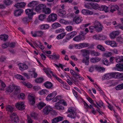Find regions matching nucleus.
<instances>
[{"mask_svg":"<svg viewBox=\"0 0 123 123\" xmlns=\"http://www.w3.org/2000/svg\"><path fill=\"white\" fill-rule=\"evenodd\" d=\"M116 72H113L110 73V76L111 78H116Z\"/></svg>","mask_w":123,"mask_h":123,"instance_id":"864d4df0","label":"nucleus"},{"mask_svg":"<svg viewBox=\"0 0 123 123\" xmlns=\"http://www.w3.org/2000/svg\"><path fill=\"white\" fill-rule=\"evenodd\" d=\"M61 98V97L60 96H57L56 97L53 98V101L54 102H56L58 100H59Z\"/></svg>","mask_w":123,"mask_h":123,"instance_id":"13d9d810","label":"nucleus"},{"mask_svg":"<svg viewBox=\"0 0 123 123\" xmlns=\"http://www.w3.org/2000/svg\"><path fill=\"white\" fill-rule=\"evenodd\" d=\"M111 46L113 47H115L117 46V44L115 41H112L111 43Z\"/></svg>","mask_w":123,"mask_h":123,"instance_id":"0e129e2a","label":"nucleus"},{"mask_svg":"<svg viewBox=\"0 0 123 123\" xmlns=\"http://www.w3.org/2000/svg\"><path fill=\"white\" fill-rule=\"evenodd\" d=\"M15 88V86L14 85H10L9 87L6 89V91L8 92H12L13 90Z\"/></svg>","mask_w":123,"mask_h":123,"instance_id":"b1692460","label":"nucleus"},{"mask_svg":"<svg viewBox=\"0 0 123 123\" xmlns=\"http://www.w3.org/2000/svg\"><path fill=\"white\" fill-rule=\"evenodd\" d=\"M110 77V73L107 74L103 76L102 79L103 80L105 79H109L111 78Z\"/></svg>","mask_w":123,"mask_h":123,"instance_id":"e433bc0d","label":"nucleus"},{"mask_svg":"<svg viewBox=\"0 0 123 123\" xmlns=\"http://www.w3.org/2000/svg\"><path fill=\"white\" fill-rule=\"evenodd\" d=\"M85 7L88 9H93L95 10L98 9L99 10L100 6L97 3L91 2L86 5Z\"/></svg>","mask_w":123,"mask_h":123,"instance_id":"f03ea898","label":"nucleus"},{"mask_svg":"<svg viewBox=\"0 0 123 123\" xmlns=\"http://www.w3.org/2000/svg\"><path fill=\"white\" fill-rule=\"evenodd\" d=\"M51 12L50 9L49 8H46V7L43 11L42 12H44L45 14H49Z\"/></svg>","mask_w":123,"mask_h":123,"instance_id":"c85d7f7f","label":"nucleus"},{"mask_svg":"<svg viewBox=\"0 0 123 123\" xmlns=\"http://www.w3.org/2000/svg\"><path fill=\"white\" fill-rule=\"evenodd\" d=\"M57 18V17L56 14L52 13L49 16L47 20L49 22L51 21L54 22L56 20Z\"/></svg>","mask_w":123,"mask_h":123,"instance_id":"0eeeda50","label":"nucleus"},{"mask_svg":"<svg viewBox=\"0 0 123 123\" xmlns=\"http://www.w3.org/2000/svg\"><path fill=\"white\" fill-rule=\"evenodd\" d=\"M18 92V91L14 90V92H13L12 94L11 95V97H13V96H15L18 94L20 92Z\"/></svg>","mask_w":123,"mask_h":123,"instance_id":"6e6d98bb","label":"nucleus"},{"mask_svg":"<svg viewBox=\"0 0 123 123\" xmlns=\"http://www.w3.org/2000/svg\"><path fill=\"white\" fill-rule=\"evenodd\" d=\"M49 27V26L47 24L42 25L40 26V29L42 30L46 29Z\"/></svg>","mask_w":123,"mask_h":123,"instance_id":"ea45409f","label":"nucleus"},{"mask_svg":"<svg viewBox=\"0 0 123 123\" xmlns=\"http://www.w3.org/2000/svg\"><path fill=\"white\" fill-rule=\"evenodd\" d=\"M91 54L93 56H98L100 54V53L97 52H94V51L91 52Z\"/></svg>","mask_w":123,"mask_h":123,"instance_id":"603ef678","label":"nucleus"},{"mask_svg":"<svg viewBox=\"0 0 123 123\" xmlns=\"http://www.w3.org/2000/svg\"><path fill=\"white\" fill-rule=\"evenodd\" d=\"M8 35L4 34L3 35H2L0 36V38L2 40L6 41L8 39Z\"/></svg>","mask_w":123,"mask_h":123,"instance_id":"7c9ffc66","label":"nucleus"},{"mask_svg":"<svg viewBox=\"0 0 123 123\" xmlns=\"http://www.w3.org/2000/svg\"><path fill=\"white\" fill-rule=\"evenodd\" d=\"M96 68V70L99 72L101 71H104L105 70V68L101 67H98L97 65Z\"/></svg>","mask_w":123,"mask_h":123,"instance_id":"4c0bfd02","label":"nucleus"},{"mask_svg":"<svg viewBox=\"0 0 123 123\" xmlns=\"http://www.w3.org/2000/svg\"><path fill=\"white\" fill-rule=\"evenodd\" d=\"M61 25L58 22H55L52 25V28L54 29H56L61 27Z\"/></svg>","mask_w":123,"mask_h":123,"instance_id":"a878e982","label":"nucleus"},{"mask_svg":"<svg viewBox=\"0 0 123 123\" xmlns=\"http://www.w3.org/2000/svg\"><path fill=\"white\" fill-rule=\"evenodd\" d=\"M15 43L12 42L10 43H9V46L10 47L14 48L15 47Z\"/></svg>","mask_w":123,"mask_h":123,"instance_id":"69168bd1","label":"nucleus"},{"mask_svg":"<svg viewBox=\"0 0 123 123\" xmlns=\"http://www.w3.org/2000/svg\"><path fill=\"white\" fill-rule=\"evenodd\" d=\"M85 39L84 37H82L80 35H78L75 37L73 38V40L74 41L78 42L81 40H83Z\"/></svg>","mask_w":123,"mask_h":123,"instance_id":"dca6fc26","label":"nucleus"},{"mask_svg":"<svg viewBox=\"0 0 123 123\" xmlns=\"http://www.w3.org/2000/svg\"><path fill=\"white\" fill-rule=\"evenodd\" d=\"M94 26H90L89 27V29L90 31V32L92 33L93 32V30L94 29H96L98 32L101 31L103 28V26L98 21H95L94 23Z\"/></svg>","mask_w":123,"mask_h":123,"instance_id":"f257e3e1","label":"nucleus"},{"mask_svg":"<svg viewBox=\"0 0 123 123\" xmlns=\"http://www.w3.org/2000/svg\"><path fill=\"white\" fill-rule=\"evenodd\" d=\"M115 60L116 62H123V56H117L115 57Z\"/></svg>","mask_w":123,"mask_h":123,"instance_id":"bb28decb","label":"nucleus"},{"mask_svg":"<svg viewBox=\"0 0 123 123\" xmlns=\"http://www.w3.org/2000/svg\"><path fill=\"white\" fill-rule=\"evenodd\" d=\"M53 110L52 108L49 106H47L43 109V112L45 115H47Z\"/></svg>","mask_w":123,"mask_h":123,"instance_id":"9d476101","label":"nucleus"},{"mask_svg":"<svg viewBox=\"0 0 123 123\" xmlns=\"http://www.w3.org/2000/svg\"><path fill=\"white\" fill-rule=\"evenodd\" d=\"M18 98L19 99H23L25 98V95L23 93H21L19 95H18Z\"/></svg>","mask_w":123,"mask_h":123,"instance_id":"49530a36","label":"nucleus"},{"mask_svg":"<svg viewBox=\"0 0 123 123\" xmlns=\"http://www.w3.org/2000/svg\"><path fill=\"white\" fill-rule=\"evenodd\" d=\"M9 43H4L2 45V47L3 49H5L9 46Z\"/></svg>","mask_w":123,"mask_h":123,"instance_id":"5fc2aeb1","label":"nucleus"},{"mask_svg":"<svg viewBox=\"0 0 123 123\" xmlns=\"http://www.w3.org/2000/svg\"><path fill=\"white\" fill-rule=\"evenodd\" d=\"M116 78H123V74L116 72Z\"/></svg>","mask_w":123,"mask_h":123,"instance_id":"de8ad7c7","label":"nucleus"},{"mask_svg":"<svg viewBox=\"0 0 123 123\" xmlns=\"http://www.w3.org/2000/svg\"><path fill=\"white\" fill-rule=\"evenodd\" d=\"M18 65L20 69L21 70H24L28 68V66L26 64L19 63Z\"/></svg>","mask_w":123,"mask_h":123,"instance_id":"a211bd4d","label":"nucleus"},{"mask_svg":"<svg viewBox=\"0 0 123 123\" xmlns=\"http://www.w3.org/2000/svg\"><path fill=\"white\" fill-rule=\"evenodd\" d=\"M57 12L59 16H62L66 14V12L63 9H61L57 10Z\"/></svg>","mask_w":123,"mask_h":123,"instance_id":"f3484780","label":"nucleus"},{"mask_svg":"<svg viewBox=\"0 0 123 123\" xmlns=\"http://www.w3.org/2000/svg\"><path fill=\"white\" fill-rule=\"evenodd\" d=\"M32 18H30L28 16L27 17H24L22 18V21L23 23L24 24H26L30 22V20Z\"/></svg>","mask_w":123,"mask_h":123,"instance_id":"cd10ccee","label":"nucleus"},{"mask_svg":"<svg viewBox=\"0 0 123 123\" xmlns=\"http://www.w3.org/2000/svg\"><path fill=\"white\" fill-rule=\"evenodd\" d=\"M99 10L104 11L105 12H109V7L105 5L101 6H100Z\"/></svg>","mask_w":123,"mask_h":123,"instance_id":"2eb2a0df","label":"nucleus"},{"mask_svg":"<svg viewBox=\"0 0 123 123\" xmlns=\"http://www.w3.org/2000/svg\"><path fill=\"white\" fill-rule=\"evenodd\" d=\"M72 75L73 76L75 79H76V76H79V73H76L74 71H73V73Z\"/></svg>","mask_w":123,"mask_h":123,"instance_id":"680f3d73","label":"nucleus"},{"mask_svg":"<svg viewBox=\"0 0 123 123\" xmlns=\"http://www.w3.org/2000/svg\"><path fill=\"white\" fill-rule=\"evenodd\" d=\"M46 17V15L44 14H40L38 17L39 19L41 20H43Z\"/></svg>","mask_w":123,"mask_h":123,"instance_id":"c9c22d12","label":"nucleus"},{"mask_svg":"<svg viewBox=\"0 0 123 123\" xmlns=\"http://www.w3.org/2000/svg\"><path fill=\"white\" fill-rule=\"evenodd\" d=\"M57 94L56 92L55 91L50 94L52 96V98H54L56 96Z\"/></svg>","mask_w":123,"mask_h":123,"instance_id":"338daca9","label":"nucleus"},{"mask_svg":"<svg viewBox=\"0 0 123 123\" xmlns=\"http://www.w3.org/2000/svg\"><path fill=\"white\" fill-rule=\"evenodd\" d=\"M37 36L41 37L44 34V32L41 31H36Z\"/></svg>","mask_w":123,"mask_h":123,"instance_id":"8fccbe9b","label":"nucleus"},{"mask_svg":"<svg viewBox=\"0 0 123 123\" xmlns=\"http://www.w3.org/2000/svg\"><path fill=\"white\" fill-rule=\"evenodd\" d=\"M73 20L77 24H78L81 21V19L79 17H74Z\"/></svg>","mask_w":123,"mask_h":123,"instance_id":"72a5a7b5","label":"nucleus"},{"mask_svg":"<svg viewBox=\"0 0 123 123\" xmlns=\"http://www.w3.org/2000/svg\"><path fill=\"white\" fill-rule=\"evenodd\" d=\"M54 108L59 110H62L64 109L63 107L59 104V103H56L54 105Z\"/></svg>","mask_w":123,"mask_h":123,"instance_id":"4be33fe9","label":"nucleus"},{"mask_svg":"<svg viewBox=\"0 0 123 123\" xmlns=\"http://www.w3.org/2000/svg\"><path fill=\"white\" fill-rule=\"evenodd\" d=\"M15 106L19 110H23L25 108L24 103L22 102L17 103Z\"/></svg>","mask_w":123,"mask_h":123,"instance_id":"1a4fd4ad","label":"nucleus"},{"mask_svg":"<svg viewBox=\"0 0 123 123\" xmlns=\"http://www.w3.org/2000/svg\"><path fill=\"white\" fill-rule=\"evenodd\" d=\"M34 9H26L25 12L26 15L28 16V17L30 18H32V16L34 15V12L33 10Z\"/></svg>","mask_w":123,"mask_h":123,"instance_id":"6e6552de","label":"nucleus"},{"mask_svg":"<svg viewBox=\"0 0 123 123\" xmlns=\"http://www.w3.org/2000/svg\"><path fill=\"white\" fill-rule=\"evenodd\" d=\"M83 56H84V58L82 60V62L85 63L86 65H88L89 64V58L88 55L83 53Z\"/></svg>","mask_w":123,"mask_h":123,"instance_id":"423d86ee","label":"nucleus"},{"mask_svg":"<svg viewBox=\"0 0 123 123\" xmlns=\"http://www.w3.org/2000/svg\"><path fill=\"white\" fill-rule=\"evenodd\" d=\"M12 1L10 0H4L3 2L5 4L6 6L10 5L12 2Z\"/></svg>","mask_w":123,"mask_h":123,"instance_id":"a19ab883","label":"nucleus"},{"mask_svg":"<svg viewBox=\"0 0 123 123\" xmlns=\"http://www.w3.org/2000/svg\"><path fill=\"white\" fill-rule=\"evenodd\" d=\"M25 5V4L24 2H21L20 3H17L14 5V6L17 8H23L24 7Z\"/></svg>","mask_w":123,"mask_h":123,"instance_id":"6ab92c4d","label":"nucleus"},{"mask_svg":"<svg viewBox=\"0 0 123 123\" xmlns=\"http://www.w3.org/2000/svg\"><path fill=\"white\" fill-rule=\"evenodd\" d=\"M76 116V113L75 111L71 112L69 114H68L67 115L68 117H70L71 118L73 119L75 118Z\"/></svg>","mask_w":123,"mask_h":123,"instance_id":"393cba45","label":"nucleus"},{"mask_svg":"<svg viewBox=\"0 0 123 123\" xmlns=\"http://www.w3.org/2000/svg\"><path fill=\"white\" fill-rule=\"evenodd\" d=\"M6 110L11 112H13L14 108L10 105H8L6 108Z\"/></svg>","mask_w":123,"mask_h":123,"instance_id":"79ce46f5","label":"nucleus"},{"mask_svg":"<svg viewBox=\"0 0 123 123\" xmlns=\"http://www.w3.org/2000/svg\"><path fill=\"white\" fill-rule=\"evenodd\" d=\"M79 46L81 48L87 47L88 46L89 44L88 43H83L80 44Z\"/></svg>","mask_w":123,"mask_h":123,"instance_id":"37998d69","label":"nucleus"},{"mask_svg":"<svg viewBox=\"0 0 123 123\" xmlns=\"http://www.w3.org/2000/svg\"><path fill=\"white\" fill-rule=\"evenodd\" d=\"M23 11L22 9H16L14 11V14L16 17H18L21 15L23 12Z\"/></svg>","mask_w":123,"mask_h":123,"instance_id":"4468645a","label":"nucleus"},{"mask_svg":"<svg viewBox=\"0 0 123 123\" xmlns=\"http://www.w3.org/2000/svg\"><path fill=\"white\" fill-rule=\"evenodd\" d=\"M77 33L75 31H73L69 33L67 35L69 36L71 38L74 37L77 34Z\"/></svg>","mask_w":123,"mask_h":123,"instance_id":"473e14b6","label":"nucleus"},{"mask_svg":"<svg viewBox=\"0 0 123 123\" xmlns=\"http://www.w3.org/2000/svg\"><path fill=\"white\" fill-rule=\"evenodd\" d=\"M52 99H53V98H52V96L50 94H49L47 96L46 98V100L47 101H50Z\"/></svg>","mask_w":123,"mask_h":123,"instance_id":"4d7b16f0","label":"nucleus"},{"mask_svg":"<svg viewBox=\"0 0 123 123\" xmlns=\"http://www.w3.org/2000/svg\"><path fill=\"white\" fill-rule=\"evenodd\" d=\"M15 76L17 78L19 79L22 80H25V79L22 76L20 75L17 74L15 75Z\"/></svg>","mask_w":123,"mask_h":123,"instance_id":"3c124183","label":"nucleus"},{"mask_svg":"<svg viewBox=\"0 0 123 123\" xmlns=\"http://www.w3.org/2000/svg\"><path fill=\"white\" fill-rule=\"evenodd\" d=\"M1 86L2 87V88L1 89V90H4V89L5 87L6 86V85L2 81H1Z\"/></svg>","mask_w":123,"mask_h":123,"instance_id":"774afa93","label":"nucleus"},{"mask_svg":"<svg viewBox=\"0 0 123 123\" xmlns=\"http://www.w3.org/2000/svg\"><path fill=\"white\" fill-rule=\"evenodd\" d=\"M119 7L117 5L114 6L110 5L109 6V12L111 13H113L116 10L119 12V13H120L119 10Z\"/></svg>","mask_w":123,"mask_h":123,"instance_id":"39448f33","label":"nucleus"},{"mask_svg":"<svg viewBox=\"0 0 123 123\" xmlns=\"http://www.w3.org/2000/svg\"><path fill=\"white\" fill-rule=\"evenodd\" d=\"M60 55H54V56H52V59L53 60H57L59 59Z\"/></svg>","mask_w":123,"mask_h":123,"instance_id":"e2e57ef3","label":"nucleus"},{"mask_svg":"<svg viewBox=\"0 0 123 123\" xmlns=\"http://www.w3.org/2000/svg\"><path fill=\"white\" fill-rule=\"evenodd\" d=\"M96 65L91 66L89 69V71L90 72H92L93 71L94 68H95L96 70Z\"/></svg>","mask_w":123,"mask_h":123,"instance_id":"a18cd8bd","label":"nucleus"},{"mask_svg":"<svg viewBox=\"0 0 123 123\" xmlns=\"http://www.w3.org/2000/svg\"><path fill=\"white\" fill-rule=\"evenodd\" d=\"M63 119L62 117L59 116L57 117L54 118L52 120V123H56L58 122L62 121Z\"/></svg>","mask_w":123,"mask_h":123,"instance_id":"ddd939ff","label":"nucleus"},{"mask_svg":"<svg viewBox=\"0 0 123 123\" xmlns=\"http://www.w3.org/2000/svg\"><path fill=\"white\" fill-rule=\"evenodd\" d=\"M29 100L31 102V104L33 105L35 103V97L34 95L31 94L28 96Z\"/></svg>","mask_w":123,"mask_h":123,"instance_id":"9b49d317","label":"nucleus"},{"mask_svg":"<svg viewBox=\"0 0 123 123\" xmlns=\"http://www.w3.org/2000/svg\"><path fill=\"white\" fill-rule=\"evenodd\" d=\"M66 35V33H61L57 36L56 38L58 40L61 39L63 38Z\"/></svg>","mask_w":123,"mask_h":123,"instance_id":"c756f323","label":"nucleus"},{"mask_svg":"<svg viewBox=\"0 0 123 123\" xmlns=\"http://www.w3.org/2000/svg\"><path fill=\"white\" fill-rule=\"evenodd\" d=\"M102 61L103 64L106 65L108 66L109 64V60L106 58L103 59L102 60Z\"/></svg>","mask_w":123,"mask_h":123,"instance_id":"f704fd0d","label":"nucleus"},{"mask_svg":"<svg viewBox=\"0 0 123 123\" xmlns=\"http://www.w3.org/2000/svg\"><path fill=\"white\" fill-rule=\"evenodd\" d=\"M43 85L46 88L52 89L53 88V85L50 82L47 81L43 84Z\"/></svg>","mask_w":123,"mask_h":123,"instance_id":"f8f14e48","label":"nucleus"},{"mask_svg":"<svg viewBox=\"0 0 123 123\" xmlns=\"http://www.w3.org/2000/svg\"><path fill=\"white\" fill-rule=\"evenodd\" d=\"M117 69L120 71H123V63H118L116 64Z\"/></svg>","mask_w":123,"mask_h":123,"instance_id":"aec40b11","label":"nucleus"},{"mask_svg":"<svg viewBox=\"0 0 123 123\" xmlns=\"http://www.w3.org/2000/svg\"><path fill=\"white\" fill-rule=\"evenodd\" d=\"M119 34V32L118 31H114L111 34L110 37L111 38H114L118 36Z\"/></svg>","mask_w":123,"mask_h":123,"instance_id":"5701e85b","label":"nucleus"},{"mask_svg":"<svg viewBox=\"0 0 123 123\" xmlns=\"http://www.w3.org/2000/svg\"><path fill=\"white\" fill-rule=\"evenodd\" d=\"M46 105V104L43 102H41L39 103L37 106L38 107L39 110H41L43 107Z\"/></svg>","mask_w":123,"mask_h":123,"instance_id":"2f4dec72","label":"nucleus"},{"mask_svg":"<svg viewBox=\"0 0 123 123\" xmlns=\"http://www.w3.org/2000/svg\"><path fill=\"white\" fill-rule=\"evenodd\" d=\"M73 29L72 26H67L66 27V29L69 31H72Z\"/></svg>","mask_w":123,"mask_h":123,"instance_id":"052dcab7","label":"nucleus"},{"mask_svg":"<svg viewBox=\"0 0 123 123\" xmlns=\"http://www.w3.org/2000/svg\"><path fill=\"white\" fill-rule=\"evenodd\" d=\"M112 55V53L111 52H109L108 53H105L104 54V55L106 57H108L111 56Z\"/></svg>","mask_w":123,"mask_h":123,"instance_id":"bf43d9fd","label":"nucleus"},{"mask_svg":"<svg viewBox=\"0 0 123 123\" xmlns=\"http://www.w3.org/2000/svg\"><path fill=\"white\" fill-rule=\"evenodd\" d=\"M123 89V83L121 84H119L115 87V89L116 90H121Z\"/></svg>","mask_w":123,"mask_h":123,"instance_id":"58836bf2","label":"nucleus"},{"mask_svg":"<svg viewBox=\"0 0 123 123\" xmlns=\"http://www.w3.org/2000/svg\"><path fill=\"white\" fill-rule=\"evenodd\" d=\"M11 119L15 123H18L19 122V119L17 115L15 113H13L10 115Z\"/></svg>","mask_w":123,"mask_h":123,"instance_id":"7ed1b4c3","label":"nucleus"},{"mask_svg":"<svg viewBox=\"0 0 123 123\" xmlns=\"http://www.w3.org/2000/svg\"><path fill=\"white\" fill-rule=\"evenodd\" d=\"M46 6L44 4H40L37 6L35 8V11L37 12H40L43 11Z\"/></svg>","mask_w":123,"mask_h":123,"instance_id":"20e7f679","label":"nucleus"},{"mask_svg":"<svg viewBox=\"0 0 123 123\" xmlns=\"http://www.w3.org/2000/svg\"><path fill=\"white\" fill-rule=\"evenodd\" d=\"M97 48L102 51H105V50L104 48L100 45H98L97 46Z\"/></svg>","mask_w":123,"mask_h":123,"instance_id":"09e8293b","label":"nucleus"},{"mask_svg":"<svg viewBox=\"0 0 123 123\" xmlns=\"http://www.w3.org/2000/svg\"><path fill=\"white\" fill-rule=\"evenodd\" d=\"M81 12L83 14L85 15L88 14L92 15L93 13V12L88 10L85 9L82 10Z\"/></svg>","mask_w":123,"mask_h":123,"instance_id":"412c9836","label":"nucleus"},{"mask_svg":"<svg viewBox=\"0 0 123 123\" xmlns=\"http://www.w3.org/2000/svg\"><path fill=\"white\" fill-rule=\"evenodd\" d=\"M43 80L44 79L43 78H40L36 79L35 80V82L37 83H42Z\"/></svg>","mask_w":123,"mask_h":123,"instance_id":"c03bdc74","label":"nucleus"}]
</instances>
